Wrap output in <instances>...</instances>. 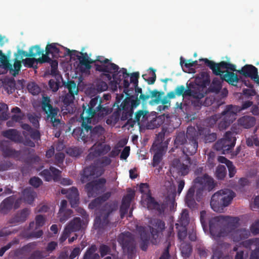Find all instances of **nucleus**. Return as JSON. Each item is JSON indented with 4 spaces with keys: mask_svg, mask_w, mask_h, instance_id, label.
<instances>
[{
    "mask_svg": "<svg viewBox=\"0 0 259 259\" xmlns=\"http://www.w3.org/2000/svg\"><path fill=\"white\" fill-rule=\"evenodd\" d=\"M104 95V99L99 96L92 98L88 104L82 105L83 111L80 114V118L82 121L81 127H78L74 129L72 132L73 136L78 141H81L84 143L89 142L91 127L89 125L92 121L96 122L102 119L106 116L110 114L112 111V108L107 102Z\"/></svg>",
    "mask_w": 259,
    "mask_h": 259,
    "instance_id": "nucleus-1",
    "label": "nucleus"
},
{
    "mask_svg": "<svg viewBox=\"0 0 259 259\" xmlns=\"http://www.w3.org/2000/svg\"><path fill=\"white\" fill-rule=\"evenodd\" d=\"M116 73H117V78L120 79L116 88L114 86L115 84L113 83L115 81L116 79H113V80H112L111 79L109 81H110L111 87L114 91H116L118 88L119 89L124 88L123 92L126 95V98L120 106L117 105L116 110L107 119L106 123L108 125L115 124L119 119L122 121L126 120L132 116L134 112V108L137 107L140 104L137 96L136 97L131 96V94L134 91V88L129 89L130 82L128 78L130 74L127 73L126 69L122 68L120 70L118 69Z\"/></svg>",
    "mask_w": 259,
    "mask_h": 259,
    "instance_id": "nucleus-2",
    "label": "nucleus"
},
{
    "mask_svg": "<svg viewBox=\"0 0 259 259\" xmlns=\"http://www.w3.org/2000/svg\"><path fill=\"white\" fill-rule=\"evenodd\" d=\"M238 217L219 215L209 220V227L210 235L215 240L232 234L239 225Z\"/></svg>",
    "mask_w": 259,
    "mask_h": 259,
    "instance_id": "nucleus-3",
    "label": "nucleus"
},
{
    "mask_svg": "<svg viewBox=\"0 0 259 259\" xmlns=\"http://www.w3.org/2000/svg\"><path fill=\"white\" fill-rule=\"evenodd\" d=\"M194 185L188 190L185 197L186 205L191 209L197 208L198 204L194 198L195 192L196 191V200L200 201L202 192L204 190L211 191L215 186L213 179L205 174L203 177H197L193 181Z\"/></svg>",
    "mask_w": 259,
    "mask_h": 259,
    "instance_id": "nucleus-4",
    "label": "nucleus"
},
{
    "mask_svg": "<svg viewBox=\"0 0 259 259\" xmlns=\"http://www.w3.org/2000/svg\"><path fill=\"white\" fill-rule=\"evenodd\" d=\"M199 61L204 62L205 65L211 70L212 73L217 76L220 75L222 80L226 81L233 85L238 82L239 78L237 74L229 71H236L235 65L224 61L215 63L207 58L201 59Z\"/></svg>",
    "mask_w": 259,
    "mask_h": 259,
    "instance_id": "nucleus-5",
    "label": "nucleus"
},
{
    "mask_svg": "<svg viewBox=\"0 0 259 259\" xmlns=\"http://www.w3.org/2000/svg\"><path fill=\"white\" fill-rule=\"evenodd\" d=\"M210 82L209 75L205 72H201L199 76L195 78V82H191L187 84V89L184 85H179L175 91L178 96H189L200 100L204 96L203 88Z\"/></svg>",
    "mask_w": 259,
    "mask_h": 259,
    "instance_id": "nucleus-6",
    "label": "nucleus"
},
{
    "mask_svg": "<svg viewBox=\"0 0 259 259\" xmlns=\"http://www.w3.org/2000/svg\"><path fill=\"white\" fill-rule=\"evenodd\" d=\"M96 61L101 63V64L95 63V70L97 71L102 72L100 75V78L105 79L107 81L111 80V79H116L113 82L115 84V87L120 82V78H117V73L116 72L119 69L118 65L111 63L108 59H104L102 56H98Z\"/></svg>",
    "mask_w": 259,
    "mask_h": 259,
    "instance_id": "nucleus-7",
    "label": "nucleus"
},
{
    "mask_svg": "<svg viewBox=\"0 0 259 259\" xmlns=\"http://www.w3.org/2000/svg\"><path fill=\"white\" fill-rule=\"evenodd\" d=\"M235 196L232 190H220L212 195L210 201L211 208L215 212H222L224 208L231 204Z\"/></svg>",
    "mask_w": 259,
    "mask_h": 259,
    "instance_id": "nucleus-8",
    "label": "nucleus"
},
{
    "mask_svg": "<svg viewBox=\"0 0 259 259\" xmlns=\"http://www.w3.org/2000/svg\"><path fill=\"white\" fill-rule=\"evenodd\" d=\"M118 204L116 201L106 202L96 212L94 226L95 229H103L109 224V215L117 210Z\"/></svg>",
    "mask_w": 259,
    "mask_h": 259,
    "instance_id": "nucleus-9",
    "label": "nucleus"
},
{
    "mask_svg": "<svg viewBox=\"0 0 259 259\" xmlns=\"http://www.w3.org/2000/svg\"><path fill=\"white\" fill-rule=\"evenodd\" d=\"M41 108L47 114V120L52 124V126L60 130L61 128V120L59 118V111L57 107H53L51 104V99L48 96H43L41 102Z\"/></svg>",
    "mask_w": 259,
    "mask_h": 259,
    "instance_id": "nucleus-10",
    "label": "nucleus"
},
{
    "mask_svg": "<svg viewBox=\"0 0 259 259\" xmlns=\"http://www.w3.org/2000/svg\"><path fill=\"white\" fill-rule=\"evenodd\" d=\"M240 111L238 106L229 105L226 106L225 110L221 113V120L218 123L220 131L227 129L236 119L237 113Z\"/></svg>",
    "mask_w": 259,
    "mask_h": 259,
    "instance_id": "nucleus-11",
    "label": "nucleus"
},
{
    "mask_svg": "<svg viewBox=\"0 0 259 259\" xmlns=\"http://www.w3.org/2000/svg\"><path fill=\"white\" fill-rule=\"evenodd\" d=\"M117 241L124 251H126L128 258H132L136 252L133 235L129 232L121 233L118 236Z\"/></svg>",
    "mask_w": 259,
    "mask_h": 259,
    "instance_id": "nucleus-12",
    "label": "nucleus"
},
{
    "mask_svg": "<svg viewBox=\"0 0 259 259\" xmlns=\"http://www.w3.org/2000/svg\"><path fill=\"white\" fill-rule=\"evenodd\" d=\"M236 139L231 132H227L225 137L218 140L214 144V149L223 154L229 153L235 146Z\"/></svg>",
    "mask_w": 259,
    "mask_h": 259,
    "instance_id": "nucleus-13",
    "label": "nucleus"
},
{
    "mask_svg": "<svg viewBox=\"0 0 259 259\" xmlns=\"http://www.w3.org/2000/svg\"><path fill=\"white\" fill-rule=\"evenodd\" d=\"M188 137L190 139L182 148L184 154L187 156L196 153L198 148L197 134L194 127L188 128Z\"/></svg>",
    "mask_w": 259,
    "mask_h": 259,
    "instance_id": "nucleus-14",
    "label": "nucleus"
},
{
    "mask_svg": "<svg viewBox=\"0 0 259 259\" xmlns=\"http://www.w3.org/2000/svg\"><path fill=\"white\" fill-rule=\"evenodd\" d=\"M44 50L40 49L39 45L31 47L29 49L28 53L22 50H19V53L21 55L20 59H22L24 57H34L37 55H42L41 57L37 59V62L40 64L49 63L50 61H52V59L49 56L50 54H47V52H46V54H44Z\"/></svg>",
    "mask_w": 259,
    "mask_h": 259,
    "instance_id": "nucleus-15",
    "label": "nucleus"
},
{
    "mask_svg": "<svg viewBox=\"0 0 259 259\" xmlns=\"http://www.w3.org/2000/svg\"><path fill=\"white\" fill-rule=\"evenodd\" d=\"M106 180L102 178L88 183L85 189L89 197H95L104 189Z\"/></svg>",
    "mask_w": 259,
    "mask_h": 259,
    "instance_id": "nucleus-16",
    "label": "nucleus"
},
{
    "mask_svg": "<svg viewBox=\"0 0 259 259\" xmlns=\"http://www.w3.org/2000/svg\"><path fill=\"white\" fill-rule=\"evenodd\" d=\"M111 150L109 145L97 142L90 149L89 153L85 158L86 161H92L101 155L106 154Z\"/></svg>",
    "mask_w": 259,
    "mask_h": 259,
    "instance_id": "nucleus-17",
    "label": "nucleus"
},
{
    "mask_svg": "<svg viewBox=\"0 0 259 259\" xmlns=\"http://www.w3.org/2000/svg\"><path fill=\"white\" fill-rule=\"evenodd\" d=\"M16 58L14 60V63L13 65V67L12 65L10 63L8 59L7 56L5 55V60L3 61H0L1 63L2 68L1 69H4L7 71L9 70L10 73L12 74L13 76H15L16 75L18 74L19 71L21 69V62L20 60H22L20 59L21 57V55L19 53V50L17 52V53L15 54Z\"/></svg>",
    "mask_w": 259,
    "mask_h": 259,
    "instance_id": "nucleus-18",
    "label": "nucleus"
},
{
    "mask_svg": "<svg viewBox=\"0 0 259 259\" xmlns=\"http://www.w3.org/2000/svg\"><path fill=\"white\" fill-rule=\"evenodd\" d=\"M0 151L4 158H19L21 152L14 149L10 142L4 140L0 142Z\"/></svg>",
    "mask_w": 259,
    "mask_h": 259,
    "instance_id": "nucleus-19",
    "label": "nucleus"
},
{
    "mask_svg": "<svg viewBox=\"0 0 259 259\" xmlns=\"http://www.w3.org/2000/svg\"><path fill=\"white\" fill-rule=\"evenodd\" d=\"M104 169L101 166L96 165L94 163L93 165L84 168L81 177L82 181L90 180L92 177H99L104 174Z\"/></svg>",
    "mask_w": 259,
    "mask_h": 259,
    "instance_id": "nucleus-20",
    "label": "nucleus"
},
{
    "mask_svg": "<svg viewBox=\"0 0 259 259\" xmlns=\"http://www.w3.org/2000/svg\"><path fill=\"white\" fill-rule=\"evenodd\" d=\"M61 193L65 194L72 207H75L79 203V193L77 189L72 187L69 189H62Z\"/></svg>",
    "mask_w": 259,
    "mask_h": 259,
    "instance_id": "nucleus-21",
    "label": "nucleus"
},
{
    "mask_svg": "<svg viewBox=\"0 0 259 259\" xmlns=\"http://www.w3.org/2000/svg\"><path fill=\"white\" fill-rule=\"evenodd\" d=\"M151 149L154 152L152 160V165L153 167H156L160 163L162 159V157L165 153V147L161 143H154Z\"/></svg>",
    "mask_w": 259,
    "mask_h": 259,
    "instance_id": "nucleus-22",
    "label": "nucleus"
},
{
    "mask_svg": "<svg viewBox=\"0 0 259 259\" xmlns=\"http://www.w3.org/2000/svg\"><path fill=\"white\" fill-rule=\"evenodd\" d=\"M61 170L53 166H50L49 169H45L41 171L39 175L45 181L49 182L52 180L58 181L61 178Z\"/></svg>",
    "mask_w": 259,
    "mask_h": 259,
    "instance_id": "nucleus-23",
    "label": "nucleus"
},
{
    "mask_svg": "<svg viewBox=\"0 0 259 259\" xmlns=\"http://www.w3.org/2000/svg\"><path fill=\"white\" fill-rule=\"evenodd\" d=\"M135 195V191L131 189L127 191L126 195L122 198L119 210L121 219H123L125 215L127 213L131 201L134 198Z\"/></svg>",
    "mask_w": 259,
    "mask_h": 259,
    "instance_id": "nucleus-24",
    "label": "nucleus"
},
{
    "mask_svg": "<svg viewBox=\"0 0 259 259\" xmlns=\"http://www.w3.org/2000/svg\"><path fill=\"white\" fill-rule=\"evenodd\" d=\"M90 135L89 137V142H98L99 141L104 140V136H103L105 130L104 128L100 125H97L94 128L92 126L91 127Z\"/></svg>",
    "mask_w": 259,
    "mask_h": 259,
    "instance_id": "nucleus-25",
    "label": "nucleus"
},
{
    "mask_svg": "<svg viewBox=\"0 0 259 259\" xmlns=\"http://www.w3.org/2000/svg\"><path fill=\"white\" fill-rule=\"evenodd\" d=\"M76 59L79 60L78 68L81 73H90L91 69V64L95 63V60L91 59H85L81 57L80 55H76Z\"/></svg>",
    "mask_w": 259,
    "mask_h": 259,
    "instance_id": "nucleus-26",
    "label": "nucleus"
},
{
    "mask_svg": "<svg viewBox=\"0 0 259 259\" xmlns=\"http://www.w3.org/2000/svg\"><path fill=\"white\" fill-rule=\"evenodd\" d=\"M187 128V132L185 134L184 132H177L174 140V146L176 148H182L186 142L190 138L188 137V128Z\"/></svg>",
    "mask_w": 259,
    "mask_h": 259,
    "instance_id": "nucleus-27",
    "label": "nucleus"
},
{
    "mask_svg": "<svg viewBox=\"0 0 259 259\" xmlns=\"http://www.w3.org/2000/svg\"><path fill=\"white\" fill-rule=\"evenodd\" d=\"M138 230L141 238L140 248L142 250L146 251L149 244L150 233L143 227H140Z\"/></svg>",
    "mask_w": 259,
    "mask_h": 259,
    "instance_id": "nucleus-28",
    "label": "nucleus"
},
{
    "mask_svg": "<svg viewBox=\"0 0 259 259\" xmlns=\"http://www.w3.org/2000/svg\"><path fill=\"white\" fill-rule=\"evenodd\" d=\"M151 98H154V99L150 101L151 104H158L161 103L162 105H166L167 104H170V102L167 97L162 99V96L164 94L163 92H159L156 90H154L151 92Z\"/></svg>",
    "mask_w": 259,
    "mask_h": 259,
    "instance_id": "nucleus-29",
    "label": "nucleus"
},
{
    "mask_svg": "<svg viewBox=\"0 0 259 259\" xmlns=\"http://www.w3.org/2000/svg\"><path fill=\"white\" fill-rule=\"evenodd\" d=\"M4 137L15 142L20 143L22 142L23 138L19 132L16 129H9L3 132Z\"/></svg>",
    "mask_w": 259,
    "mask_h": 259,
    "instance_id": "nucleus-30",
    "label": "nucleus"
},
{
    "mask_svg": "<svg viewBox=\"0 0 259 259\" xmlns=\"http://www.w3.org/2000/svg\"><path fill=\"white\" fill-rule=\"evenodd\" d=\"M83 225L84 223L80 218L75 217L69 222L66 227L71 233L81 230Z\"/></svg>",
    "mask_w": 259,
    "mask_h": 259,
    "instance_id": "nucleus-31",
    "label": "nucleus"
},
{
    "mask_svg": "<svg viewBox=\"0 0 259 259\" xmlns=\"http://www.w3.org/2000/svg\"><path fill=\"white\" fill-rule=\"evenodd\" d=\"M231 235L233 241L238 242L242 240L248 238L250 234L249 230L243 228L237 229Z\"/></svg>",
    "mask_w": 259,
    "mask_h": 259,
    "instance_id": "nucleus-32",
    "label": "nucleus"
},
{
    "mask_svg": "<svg viewBox=\"0 0 259 259\" xmlns=\"http://www.w3.org/2000/svg\"><path fill=\"white\" fill-rule=\"evenodd\" d=\"M30 210L27 208L23 209L20 212H17L11 219H10V223H18L25 222L30 214Z\"/></svg>",
    "mask_w": 259,
    "mask_h": 259,
    "instance_id": "nucleus-33",
    "label": "nucleus"
},
{
    "mask_svg": "<svg viewBox=\"0 0 259 259\" xmlns=\"http://www.w3.org/2000/svg\"><path fill=\"white\" fill-rule=\"evenodd\" d=\"M14 200V196H11L5 199L0 204V212L7 214L12 209Z\"/></svg>",
    "mask_w": 259,
    "mask_h": 259,
    "instance_id": "nucleus-34",
    "label": "nucleus"
},
{
    "mask_svg": "<svg viewBox=\"0 0 259 259\" xmlns=\"http://www.w3.org/2000/svg\"><path fill=\"white\" fill-rule=\"evenodd\" d=\"M238 124L244 128H249L255 123V118L253 116L245 115L239 118Z\"/></svg>",
    "mask_w": 259,
    "mask_h": 259,
    "instance_id": "nucleus-35",
    "label": "nucleus"
},
{
    "mask_svg": "<svg viewBox=\"0 0 259 259\" xmlns=\"http://www.w3.org/2000/svg\"><path fill=\"white\" fill-rule=\"evenodd\" d=\"M237 72L245 77L251 78L254 75H257V69L252 65H245L241 70H237Z\"/></svg>",
    "mask_w": 259,
    "mask_h": 259,
    "instance_id": "nucleus-36",
    "label": "nucleus"
},
{
    "mask_svg": "<svg viewBox=\"0 0 259 259\" xmlns=\"http://www.w3.org/2000/svg\"><path fill=\"white\" fill-rule=\"evenodd\" d=\"M146 201L148 208L151 209H155L160 213L163 211V207L162 205H161L156 202L154 198L151 196V194H149L147 196Z\"/></svg>",
    "mask_w": 259,
    "mask_h": 259,
    "instance_id": "nucleus-37",
    "label": "nucleus"
},
{
    "mask_svg": "<svg viewBox=\"0 0 259 259\" xmlns=\"http://www.w3.org/2000/svg\"><path fill=\"white\" fill-rule=\"evenodd\" d=\"M58 46L59 45L57 43L48 44L46 47L45 51L47 54H50L53 58H58L61 56V52Z\"/></svg>",
    "mask_w": 259,
    "mask_h": 259,
    "instance_id": "nucleus-38",
    "label": "nucleus"
},
{
    "mask_svg": "<svg viewBox=\"0 0 259 259\" xmlns=\"http://www.w3.org/2000/svg\"><path fill=\"white\" fill-rule=\"evenodd\" d=\"M200 134L203 135V140L205 143H212L215 141L217 136L215 133H210V131L207 128H203L200 130Z\"/></svg>",
    "mask_w": 259,
    "mask_h": 259,
    "instance_id": "nucleus-39",
    "label": "nucleus"
},
{
    "mask_svg": "<svg viewBox=\"0 0 259 259\" xmlns=\"http://www.w3.org/2000/svg\"><path fill=\"white\" fill-rule=\"evenodd\" d=\"M16 82L13 77H5L4 89L8 94L13 93L15 90Z\"/></svg>",
    "mask_w": 259,
    "mask_h": 259,
    "instance_id": "nucleus-40",
    "label": "nucleus"
},
{
    "mask_svg": "<svg viewBox=\"0 0 259 259\" xmlns=\"http://www.w3.org/2000/svg\"><path fill=\"white\" fill-rule=\"evenodd\" d=\"M148 113V111L144 110H140L137 111L135 114V117L134 120H132L131 117L132 116L128 117L126 120H127V124L129 125L131 127H133L136 122H138V124H140V118H141V115L147 114ZM133 114V113L132 114Z\"/></svg>",
    "mask_w": 259,
    "mask_h": 259,
    "instance_id": "nucleus-41",
    "label": "nucleus"
},
{
    "mask_svg": "<svg viewBox=\"0 0 259 259\" xmlns=\"http://www.w3.org/2000/svg\"><path fill=\"white\" fill-rule=\"evenodd\" d=\"M173 164L177 166L178 173L180 175L186 176L189 173V167L187 165L181 163L179 160L177 159L174 160Z\"/></svg>",
    "mask_w": 259,
    "mask_h": 259,
    "instance_id": "nucleus-42",
    "label": "nucleus"
},
{
    "mask_svg": "<svg viewBox=\"0 0 259 259\" xmlns=\"http://www.w3.org/2000/svg\"><path fill=\"white\" fill-rule=\"evenodd\" d=\"M35 193L30 189H25L23 191V198L24 201L31 204L34 201Z\"/></svg>",
    "mask_w": 259,
    "mask_h": 259,
    "instance_id": "nucleus-43",
    "label": "nucleus"
},
{
    "mask_svg": "<svg viewBox=\"0 0 259 259\" xmlns=\"http://www.w3.org/2000/svg\"><path fill=\"white\" fill-rule=\"evenodd\" d=\"M72 213L73 211L70 209L59 210L57 217L61 223H64L71 217Z\"/></svg>",
    "mask_w": 259,
    "mask_h": 259,
    "instance_id": "nucleus-44",
    "label": "nucleus"
},
{
    "mask_svg": "<svg viewBox=\"0 0 259 259\" xmlns=\"http://www.w3.org/2000/svg\"><path fill=\"white\" fill-rule=\"evenodd\" d=\"M63 85L65 88L68 90V93L73 94L74 95L78 94V88L74 80H68L66 82H63Z\"/></svg>",
    "mask_w": 259,
    "mask_h": 259,
    "instance_id": "nucleus-45",
    "label": "nucleus"
},
{
    "mask_svg": "<svg viewBox=\"0 0 259 259\" xmlns=\"http://www.w3.org/2000/svg\"><path fill=\"white\" fill-rule=\"evenodd\" d=\"M180 249L183 256L185 257H189L192 252V246L189 242H183Z\"/></svg>",
    "mask_w": 259,
    "mask_h": 259,
    "instance_id": "nucleus-46",
    "label": "nucleus"
},
{
    "mask_svg": "<svg viewBox=\"0 0 259 259\" xmlns=\"http://www.w3.org/2000/svg\"><path fill=\"white\" fill-rule=\"evenodd\" d=\"M176 228L178 230V237L181 241H183L187 235V226H180L179 224H176Z\"/></svg>",
    "mask_w": 259,
    "mask_h": 259,
    "instance_id": "nucleus-47",
    "label": "nucleus"
},
{
    "mask_svg": "<svg viewBox=\"0 0 259 259\" xmlns=\"http://www.w3.org/2000/svg\"><path fill=\"white\" fill-rule=\"evenodd\" d=\"M178 223L180 226H187L189 223V215L187 209L183 210Z\"/></svg>",
    "mask_w": 259,
    "mask_h": 259,
    "instance_id": "nucleus-48",
    "label": "nucleus"
},
{
    "mask_svg": "<svg viewBox=\"0 0 259 259\" xmlns=\"http://www.w3.org/2000/svg\"><path fill=\"white\" fill-rule=\"evenodd\" d=\"M111 162V159L107 156H104L101 158L98 159L94 162L96 165L101 166L103 169L104 167L109 165Z\"/></svg>",
    "mask_w": 259,
    "mask_h": 259,
    "instance_id": "nucleus-49",
    "label": "nucleus"
},
{
    "mask_svg": "<svg viewBox=\"0 0 259 259\" xmlns=\"http://www.w3.org/2000/svg\"><path fill=\"white\" fill-rule=\"evenodd\" d=\"M226 175V168L224 165H219L215 171L216 177L219 180H223Z\"/></svg>",
    "mask_w": 259,
    "mask_h": 259,
    "instance_id": "nucleus-50",
    "label": "nucleus"
},
{
    "mask_svg": "<svg viewBox=\"0 0 259 259\" xmlns=\"http://www.w3.org/2000/svg\"><path fill=\"white\" fill-rule=\"evenodd\" d=\"M220 118V114H214L207 118L205 120V122L207 126L212 127L216 124L217 121Z\"/></svg>",
    "mask_w": 259,
    "mask_h": 259,
    "instance_id": "nucleus-51",
    "label": "nucleus"
},
{
    "mask_svg": "<svg viewBox=\"0 0 259 259\" xmlns=\"http://www.w3.org/2000/svg\"><path fill=\"white\" fill-rule=\"evenodd\" d=\"M107 80L101 78L98 80L96 83V89L98 92L105 91L108 89ZM108 82H109L108 81Z\"/></svg>",
    "mask_w": 259,
    "mask_h": 259,
    "instance_id": "nucleus-52",
    "label": "nucleus"
},
{
    "mask_svg": "<svg viewBox=\"0 0 259 259\" xmlns=\"http://www.w3.org/2000/svg\"><path fill=\"white\" fill-rule=\"evenodd\" d=\"M192 61L191 60H185L182 57L180 59V64L182 67L184 66L185 68L188 69L189 72H194V69L192 68L193 67Z\"/></svg>",
    "mask_w": 259,
    "mask_h": 259,
    "instance_id": "nucleus-53",
    "label": "nucleus"
},
{
    "mask_svg": "<svg viewBox=\"0 0 259 259\" xmlns=\"http://www.w3.org/2000/svg\"><path fill=\"white\" fill-rule=\"evenodd\" d=\"M152 224L157 230V232L162 231L165 229V223L160 219L153 220Z\"/></svg>",
    "mask_w": 259,
    "mask_h": 259,
    "instance_id": "nucleus-54",
    "label": "nucleus"
},
{
    "mask_svg": "<svg viewBox=\"0 0 259 259\" xmlns=\"http://www.w3.org/2000/svg\"><path fill=\"white\" fill-rule=\"evenodd\" d=\"M82 152V150L76 147L70 148L67 149V153L73 157H77L79 156Z\"/></svg>",
    "mask_w": 259,
    "mask_h": 259,
    "instance_id": "nucleus-55",
    "label": "nucleus"
},
{
    "mask_svg": "<svg viewBox=\"0 0 259 259\" xmlns=\"http://www.w3.org/2000/svg\"><path fill=\"white\" fill-rule=\"evenodd\" d=\"M211 88L213 91L218 92L222 88V84L220 80L218 78H214L212 81Z\"/></svg>",
    "mask_w": 259,
    "mask_h": 259,
    "instance_id": "nucleus-56",
    "label": "nucleus"
},
{
    "mask_svg": "<svg viewBox=\"0 0 259 259\" xmlns=\"http://www.w3.org/2000/svg\"><path fill=\"white\" fill-rule=\"evenodd\" d=\"M96 250V246L95 245H92L87 250L83 255V259H93L92 258V256Z\"/></svg>",
    "mask_w": 259,
    "mask_h": 259,
    "instance_id": "nucleus-57",
    "label": "nucleus"
},
{
    "mask_svg": "<svg viewBox=\"0 0 259 259\" xmlns=\"http://www.w3.org/2000/svg\"><path fill=\"white\" fill-rule=\"evenodd\" d=\"M27 88L29 92L33 95L38 94L40 90L39 87L34 83L28 84Z\"/></svg>",
    "mask_w": 259,
    "mask_h": 259,
    "instance_id": "nucleus-58",
    "label": "nucleus"
},
{
    "mask_svg": "<svg viewBox=\"0 0 259 259\" xmlns=\"http://www.w3.org/2000/svg\"><path fill=\"white\" fill-rule=\"evenodd\" d=\"M152 71V76L147 78V74H143L142 75L143 78L148 82L149 84H153L154 83L156 78V75L155 73V70L152 68H150V69Z\"/></svg>",
    "mask_w": 259,
    "mask_h": 259,
    "instance_id": "nucleus-59",
    "label": "nucleus"
},
{
    "mask_svg": "<svg viewBox=\"0 0 259 259\" xmlns=\"http://www.w3.org/2000/svg\"><path fill=\"white\" fill-rule=\"evenodd\" d=\"M74 96L73 94L67 93L66 94L63 98V102L64 105L67 106L70 105L71 103L73 102L74 100Z\"/></svg>",
    "mask_w": 259,
    "mask_h": 259,
    "instance_id": "nucleus-60",
    "label": "nucleus"
},
{
    "mask_svg": "<svg viewBox=\"0 0 259 259\" xmlns=\"http://www.w3.org/2000/svg\"><path fill=\"white\" fill-rule=\"evenodd\" d=\"M22 62L25 66L30 68L33 67L35 62H37V59L34 58H26L25 59L22 58Z\"/></svg>",
    "mask_w": 259,
    "mask_h": 259,
    "instance_id": "nucleus-61",
    "label": "nucleus"
},
{
    "mask_svg": "<svg viewBox=\"0 0 259 259\" xmlns=\"http://www.w3.org/2000/svg\"><path fill=\"white\" fill-rule=\"evenodd\" d=\"M29 183L34 187L38 188L42 184V182L40 178L34 177L30 179Z\"/></svg>",
    "mask_w": 259,
    "mask_h": 259,
    "instance_id": "nucleus-62",
    "label": "nucleus"
},
{
    "mask_svg": "<svg viewBox=\"0 0 259 259\" xmlns=\"http://www.w3.org/2000/svg\"><path fill=\"white\" fill-rule=\"evenodd\" d=\"M250 232L254 235L259 234V220L255 221L250 227Z\"/></svg>",
    "mask_w": 259,
    "mask_h": 259,
    "instance_id": "nucleus-63",
    "label": "nucleus"
},
{
    "mask_svg": "<svg viewBox=\"0 0 259 259\" xmlns=\"http://www.w3.org/2000/svg\"><path fill=\"white\" fill-rule=\"evenodd\" d=\"M102 204V202L100 201L98 197L95 198L92 200L89 205V207L91 209H96L99 208L101 205Z\"/></svg>",
    "mask_w": 259,
    "mask_h": 259,
    "instance_id": "nucleus-64",
    "label": "nucleus"
}]
</instances>
